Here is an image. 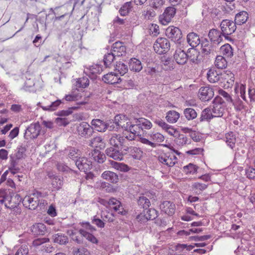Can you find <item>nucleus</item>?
I'll return each instance as SVG.
<instances>
[{"mask_svg": "<svg viewBox=\"0 0 255 255\" xmlns=\"http://www.w3.org/2000/svg\"><path fill=\"white\" fill-rule=\"evenodd\" d=\"M143 212V215L141 214L137 216L136 219L139 221H141L143 217L145 219L148 220L155 219L158 216V211L153 208H147L146 210H144Z\"/></svg>", "mask_w": 255, "mask_h": 255, "instance_id": "nucleus-19", "label": "nucleus"}, {"mask_svg": "<svg viewBox=\"0 0 255 255\" xmlns=\"http://www.w3.org/2000/svg\"><path fill=\"white\" fill-rule=\"evenodd\" d=\"M128 131L132 134V135L128 136V139L129 140H134L136 135L139 137L141 136V133H142V129L139 125H138V124L136 123V120L133 123H131V127H130Z\"/></svg>", "mask_w": 255, "mask_h": 255, "instance_id": "nucleus-20", "label": "nucleus"}, {"mask_svg": "<svg viewBox=\"0 0 255 255\" xmlns=\"http://www.w3.org/2000/svg\"><path fill=\"white\" fill-rule=\"evenodd\" d=\"M128 65L129 69L134 72H139L142 68L141 62L134 58L130 59Z\"/></svg>", "mask_w": 255, "mask_h": 255, "instance_id": "nucleus-31", "label": "nucleus"}, {"mask_svg": "<svg viewBox=\"0 0 255 255\" xmlns=\"http://www.w3.org/2000/svg\"><path fill=\"white\" fill-rule=\"evenodd\" d=\"M57 168L59 171L62 172L72 173L74 172L72 169L63 163H57Z\"/></svg>", "mask_w": 255, "mask_h": 255, "instance_id": "nucleus-54", "label": "nucleus"}, {"mask_svg": "<svg viewBox=\"0 0 255 255\" xmlns=\"http://www.w3.org/2000/svg\"><path fill=\"white\" fill-rule=\"evenodd\" d=\"M188 56L181 49H177L174 54V59L176 63L180 65L185 64L187 61Z\"/></svg>", "mask_w": 255, "mask_h": 255, "instance_id": "nucleus-22", "label": "nucleus"}, {"mask_svg": "<svg viewBox=\"0 0 255 255\" xmlns=\"http://www.w3.org/2000/svg\"><path fill=\"white\" fill-rule=\"evenodd\" d=\"M54 242L60 245H64L68 243V237L62 234L58 233L53 236Z\"/></svg>", "mask_w": 255, "mask_h": 255, "instance_id": "nucleus-42", "label": "nucleus"}, {"mask_svg": "<svg viewBox=\"0 0 255 255\" xmlns=\"http://www.w3.org/2000/svg\"><path fill=\"white\" fill-rule=\"evenodd\" d=\"M207 78L211 83H216L218 82L220 78L222 77V74H219L215 69H211L207 73Z\"/></svg>", "mask_w": 255, "mask_h": 255, "instance_id": "nucleus-32", "label": "nucleus"}, {"mask_svg": "<svg viewBox=\"0 0 255 255\" xmlns=\"http://www.w3.org/2000/svg\"><path fill=\"white\" fill-rule=\"evenodd\" d=\"M91 124L93 129L99 132H105L108 128V124L100 119H93Z\"/></svg>", "mask_w": 255, "mask_h": 255, "instance_id": "nucleus-18", "label": "nucleus"}, {"mask_svg": "<svg viewBox=\"0 0 255 255\" xmlns=\"http://www.w3.org/2000/svg\"><path fill=\"white\" fill-rule=\"evenodd\" d=\"M126 151H130L132 157L135 159H140L142 156V151L135 147H127L124 149Z\"/></svg>", "mask_w": 255, "mask_h": 255, "instance_id": "nucleus-34", "label": "nucleus"}, {"mask_svg": "<svg viewBox=\"0 0 255 255\" xmlns=\"http://www.w3.org/2000/svg\"><path fill=\"white\" fill-rule=\"evenodd\" d=\"M106 153L108 156L115 160H121L123 158V154L119 150L112 147L108 148L106 150Z\"/></svg>", "mask_w": 255, "mask_h": 255, "instance_id": "nucleus-27", "label": "nucleus"}, {"mask_svg": "<svg viewBox=\"0 0 255 255\" xmlns=\"http://www.w3.org/2000/svg\"><path fill=\"white\" fill-rule=\"evenodd\" d=\"M114 121V123L117 125V128L121 127L125 130L128 131L131 127V122L124 115L116 116Z\"/></svg>", "mask_w": 255, "mask_h": 255, "instance_id": "nucleus-10", "label": "nucleus"}, {"mask_svg": "<svg viewBox=\"0 0 255 255\" xmlns=\"http://www.w3.org/2000/svg\"><path fill=\"white\" fill-rule=\"evenodd\" d=\"M111 164L113 167L121 171L126 172L129 169V167L127 165L123 163L112 161L111 162Z\"/></svg>", "mask_w": 255, "mask_h": 255, "instance_id": "nucleus-48", "label": "nucleus"}, {"mask_svg": "<svg viewBox=\"0 0 255 255\" xmlns=\"http://www.w3.org/2000/svg\"><path fill=\"white\" fill-rule=\"evenodd\" d=\"M90 71L93 74H100L103 71V67L101 65L95 64L90 67Z\"/></svg>", "mask_w": 255, "mask_h": 255, "instance_id": "nucleus-57", "label": "nucleus"}, {"mask_svg": "<svg viewBox=\"0 0 255 255\" xmlns=\"http://www.w3.org/2000/svg\"><path fill=\"white\" fill-rule=\"evenodd\" d=\"M221 52L227 57H231L233 55V49L229 44H226L220 48Z\"/></svg>", "mask_w": 255, "mask_h": 255, "instance_id": "nucleus-46", "label": "nucleus"}, {"mask_svg": "<svg viewBox=\"0 0 255 255\" xmlns=\"http://www.w3.org/2000/svg\"><path fill=\"white\" fill-rule=\"evenodd\" d=\"M161 211L169 216L173 215L175 211V204L169 201H163L160 205Z\"/></svg>", "mask_w": 255, "mask_h": 255, "instance_id": "nucleus-17", "label": "nucleus"}, {"mask_svg": "<svg viewBox=\"0 0 255 255\" xmlns=\"http://www.w3.org/2000/svg\"><path fill=\"white\" fill-rule=\"evenodd\" d=\"M214 117L212 112H211L210 109L207 108L202 111L199 119L200 122H203L211 120Z\"/></svg>", "mask_w": 255, "mask_h": 255, "instance_id": "nucleus-40", "label": "nucleus"}, {"mask_svg": "<svg viewBox=\"0 0 255 255\" xmlns=\"http://www.w3.org/2000/svg\"><path fill=\"white\" fill-rule=\"evenodd\" d=\"M16 197H12L7 194L4 190H0V203L4 204L6 208L10 209L17 207L18 203L16 201Z\"/></svg>", "mask_w": 255, "mask_h": 255, "instance_id": "nucleus-1", "label": "nucleus"}, {"mask_svg": "<svg viewBox=\"0 0 255 255\" xmlns=\"http://www.w3.org/2000/svg\"><path fill=\"white\" fill-rule=\"evenodd\" d=\"M248 18V13L245 11H242L236 15L235 22L236 24L241 25L245 23Z\"/></svg>", "mask_w": 255, "mask_h": 255, "instance_id": "nucleus-33", "label": "nucleus"}, {"mask_svg": "<svg viewBox=\"0 0 255 255\" xmlns=\"http://www.w3.org/2000/svg\"><path fill=\"white\" fill-rule=\"evenodd\" d=\"M188 43L192 47H196L200 43L198 35L194 32L189 33L187 36Z\"/></svg>", "mask_w": 255, "mask_h": 255, "instance_id": "nucleus-26", "label": "nucleus"}, {"mask_svg": "<svg viewBox=\"0 0 255 255\" xmlns=\"http://www.w3.org/2000/svg\"><path fill=\"white\" fill-rule=\"evenodd\" d=\"M175 13L176 9L174 7L171 6L167 7L160 17L161 23L163 25L167 24L171 21Z\"/></svg>", "mask_w": 255, "mask_h": 255, "instance_id": "nucleus-13", "label": "nucleus"}, {"mask_svg": "<svg viewBox=\"0 0 255 255\" xmlns=\"http://www.w3.org/2000/svg\"><path fill=\"white\" fill-rule=\"evenodd\" d=\"M39 199L37 194L34 193L29 196H25L23 200V205L27 208L34 210L39 204Z\"/></svg>", "mask_w": 255, "mask_h": 255, "instance_id": "nucleus-8", "label": "nucleus"}, {"mask_svg": "<svg viewBox=\"0 0 255 255\" xmlns=\"http://www.w3.org/2000/svg\"><path fill=\"white\" fill-rule=\"evenodd\" d=\"M55 122L59 126L65 127L69 124V120L65 118H57L55 120Z\"/></svg>", "mask_w": 255, "mask_h": 255, "instance_id": "nucleus-63", "label": "nucleus"}, {"mask_svg": "<svg viewBox=\"0 0 255 255\" xmlns=\"http://www.w3.org/2000/svg\"><path fill=\"white\" fill-rule=\"evenodd\" d=\"M126 47L123 42L117 41L112 47V52L116 56H122L126 53Z\"/></svg>", "mask_w": 255, "mask_h": 255, "instance_id": "nucleus-16", "label": "nucleus"}, {"mask_svg": "<svg viewBox=\"0 0 255 255\" xmlns=\"http://www.w3.org/2000/svg\"><path fill=\"white\" fill-rule=\"evenodd\" d=\"M180 114L175 111H170L167 113L166 119L170 123H175L179 119Z\"/></svg>", "mask_w": 255, "mask_h": 255, "instance_id": "nucleus-37", "label": "nucleus"}, {"mask_svg": "<svg viewBox=\"0 0 255 255\" xmlns=\"http://www.w3.org/2000/svg\"><path fill=\"white\" fill-rule=\"evenodd\" d=\"M176 143L179 146H183L190 143V139L188 138L184 134H179L176 139Z\"/></svg>", "mask_w": 255, "mask_h": 255, "instance_id": "nucleus-52", "label": "nucleus"}, {"mask_svg": "<svg viewBox=\"0 0 255 255\" xmlns=\"http://www.w3.org/2000/svg\"><path fill=\"white\" fill-rule=\"evenodd\" d=\"M132 7L131 1H128L125 3L119 10V13L122 16L127 15L131 11Z\"/></svg>", "mask_w": 255, "mask_h": 255, "instance_id": "nucleus-38", "label": "nucleus"}, {"mask_svg": "<svg viewBox=\"0 0 255 255\" xmlns=\"http://www.w3.org/2000/svg\"><path fill=\"white\" fill-rule=\"evenodd\" d=\"M215 65L219 69H223L227 67V62L225 57L219 55L217 56L216 58Z\"/></svg>", "mask_w": 255, "mask_h": 255, "instance_id": "nucleus-44", "label": "nucleus"}, {"mask_svg": "<svg viewBox=\"0 0 255 255\" xmlns=\"http://www.w3.org/2000/svg\"><path fill=\"white\" fill-rule=\"evenodd\" d=\"M73 254L74 255H90L89 251L85 248H75L73 249Z\"/></svg>", "mask_w": 255, "mask_h": 255, "instance_id": "nucleus-55", "label": "nucleus"}, {"mask_svg": "<svg viewBox=\"0 0 255 255\" xmlns=\"http://www.w3.org/2000/svg\"><path fill=\"white\" fill-rule=\"evenodd\" d=\"M102 79L105 83L114 84L119 83L120 78L117 75V73L111 72L105 75Z\"/></svg>", "mask_w": 255, "mask_h": 255, "instance_id": "nucleus-29", "label": "nucleus"}, {"mask_svg": "<svg viewBox=\"0 0 255 255\" xmlns=\"http://www.w3.org/2000/svg\"><path fill=\"white\" fill-rule=\"evenodd\" d=\"M138 204L144 210H146L149 207L150 202L146 197L141 196L140 197L138 200Z\"/></svg>", "mask_w": 255, "mask_h": 255, "instance_id": "nucleus-50", "label": "nucleus"}, {"mask_svg": "<svg viewBox=\"0 0 255 255\" xmlns=\"http://www.w3.org/2000/svg\"><path fill=\"white\" fill-rule=\"evenodd\" d=\"M170 43L165 38H158L153 45L156 53L162 54L169 49Z\"/></svg>", "mask_w": 255, "mask_h": 255, "instance_id": "nucleus-6", "label": "nucleus"}, {"mask_svg": "<svg viewBox=\"0 0 255 255\" xmlns=\"http://www.w3.org/2000/svg\"><path fill=\"white\" fill-rule=\"evenodd\" d=\"M136 123L138 124V125L140 127L143 131V129H149L152 127L151 123L148 120L144 118H139L136 119Z\"/></svg>", "mask_w": 255, "mask_h": 255, "instance_id": "nucleus-39", "label": "nucleus"}, {"mask_svg": "<svg viewBox=\"0 0 255 255\" xmlns=\"http://www.w3.org/2000/svg\"><path fill=\"white\" fill-rule=\"evenodd\" d=\"M77 131L79 135L89 138L94 132L93 128L87 122H82L77 127Z\"/></svg>", "mask_w": 255, "mask_h": 255, "instance_id": "nucleus-7", "label": "nucleus"}, {"mask_svg": "<svg viewBox=\"0 0 255 255\" xmlns=\"http://www.w3.org/2000/svg\"><path fill=\"white\" fill-rule=\"evenodd\" d=\"M198 167L191 163L189 164L188 165L184 167V169L185 172L190 174H194L197 171Z\"/></svg>", "mask_w": 255, "mask_h": 255, "instance_id": "nucleus-58", "label": "nucleus"}, {"mask_svg": "<svg viewBox=\"0 0 255 255\" xmlns=\"http://www.w3.org/2000/svg\"><path fill=\"white\" fill-rule=\"evenodd\" d=\"M212 113L214 117H221L225 111L224 101L221 97H216L213 102Z\"/></svg>", "mask_w": 255, "mask_h": 255, "instance_id": "nucleus-3", "label": "nucleus"}, {"mask_svg": "<svg viewBox=\"0 0 255 255\" xmlns=\"http://www.w3.org/2000/svg\"><path fill=\"white\" fill-rule=\"evenodd\" d=\"M246 174L249 179L255 178V168L249 167L246 169Z\"/></svg>", "mask_w": 255, "mask_h": 255, "instance_id": "nucleus-64", "label": "nucleus"}, {"mask_svg": "<svg viewBox=\"0 0 255 255\" xmlns=\"http://www.w3.org/2000/svg\"><path fill=\"white\" fill-rule=\"evenodd\" d=\"M82 98V96L79 94H69V95H66L64 99L68 102H72V101H77L80 99H81Z\"/></svg>", "mask_w": 255, "mask_h": 255, "instance_id": "nucleus-56", "label": "nucleus"}, {"mask_svg": "<svg viewBox=\"0 0 255 255\" xmlns=\"http://www.w3.org/2000/svg\"><path fill=\"white\" fill-rule=\"evenodd\" d=\"M62 103L61 100H57L51 103L50 105L47 106L41 105V103H38V106L41 107L43 110L47 111H54L56 110L60 105Z\"/></svg>", "mask_w": 255, "mask_h": 255, "instance_id": "nucleus-36", "label": "nucleus"}, {"mask_svg": "<svg viewBox=\"0 0 255 255\" xmlns=\"http://www.w3.org/2000/svg\"><path fill=\"white\" fill-rule=\"evenodd\" d=\"M128 141H129L128 136L124 137L121 134L117 133L112 134L109 140L111 145L116 147H119L120 146L125 148H127L128 147L127 145H128L127 143Z\"/></svg>", "mask_w": 255, "mask_h": 255, "instance_id": "nucleus-4", "label": "nucleus"}, {"mask_svg": "<svg viewBox=\"0 0 255 255\" xmlns=\"http://www.w3.org/2000/svg\"><path fill=\"white\" fill-rule=\"evenodd\" d=\"M165 35L171 40L177 43H181L182 33L181 30L178 27L170 26L166 29Z\"/></svg>", "mask_w": 255, "mask_h": 255, "instance_id": "nucleus-5", "label": "nucleus"}, {"mask_svg": "<svg viewBox=\"0 0 255 255\" xmlns=\"http://www.w3.org/2000/svg\"><path fill=\"white\" fill-rule=\"evenodd\" d=\"M222 77L227 80V82L230 85H233L234 83L235 78L234 74L230 71H226L223 74Z\"/></svg>", "mask_w": 255, "mask_h": 255, "instance_id": "nucleus-51", "label": "nucleus"}, {"mask_svg": "<svg viewBox=\"0 0 255 255\" xmlns=\"http://www.w3.org/2000/svg\"><path fill=\"white\" fill-rule=\"evenodd\" d=\"M115 70L121 75H124L128 72V68L123 62L119 61L117 62Z\"/></svg>", "mask_w": 255, "mask_h": 255, "instance_id": "nucleus-41", "label": "nucleus"}, {"mask_svg": "<svg viewBox=\"0 0 255 255\" xmlns=\"http://www.w3.org/2000/svg\"><path fill=\"white\" fill-rule=\"evenodd\" d=\"M158 159L160 163L167 167H172L177 162V157L173 153L161 154Z\"/></svg>", "mask_w": 255, "mask_h": 255, "instance_id": "nucleus-9", "label": "nucleus"}, {"mask_svg": "<svg viewBox=\"0 0 255 255\" xmlns=\"http://www.w3.org/2000/svg\"><path fill=\"white\" fill-rule=\"evenodd\" d=\"M116 56L112 52L105 55L104 62L106 67H109L111 65Z\"/></svg>", "mask_w": 255, "mask_h": 255, "instance_id": "nucleus-49", "label": "nucleus"}, {"mask_svg": "<svg viewBox=\"0 0 255 255\" xmlns=\"http://www.w3.org/2000/svg\"><path fill=\"white\" fill-rule=\"evenodd\" d=\"M30 231L35 236L43 235L46 232V229L44 224L37 223L31 227Z\"/></svg>", "mask_w": 255, "mask_h": 255, "instance_id": "nucleus-24", "label": "nucleus"}, {"mask_svg": "<svg viewBox=\"0 0 255 255\" xmlns=\"http://www.w3.org/2000/svg\"><path fill=\"white\" fill-rule=\"evenodd\" d=\"M108 203L109 204V205L113 206V208L114 211L118 212V214L121 215L126 214V211L123 207L121 202L118 200L112 198L110 199L109 201L108 202Z\"/></svg>", "mask_w": 255, "mask_h": 255, "instance_id": "nucleus-23", "label": "nucleus"}, {"mask_svg": "<svg viewBox=\"0 0 255 255\" xmlns=\"http://www.w3.org/2000/svg\"><path fill=\"white\" fill-rule=\"evenodd\" d=\"M40 127L39 124H31L26 129L24 136L27 138H36L39 134Z\"/></svg>", "mask_w": 255, "mask_h": 255, "instance_id": "nucleus-14", "label": "nucleus"}, {"mask_svg": "<svg viewBox=\"0 0 255 255\" xmlns=\"http://www.w3.org/2000/svg\"><path fill=\"white\" fill-rule=\"evenodd\" d=\"M89 145L92 147H99L100 149L105 147L103 139L101 136H96L92 138L89 143Z\"/></svg>", "mask_w": 255, "mask_h": 255, "instance_id": "nucleus-35", "label": "nucleus"}, {"mask_svg": "<svg viewBox=\"0 0 255 255\" xmlns=\"http://www.w3.org/2000/svg\"><path fill=\"white\" fill-rule=\"evenodd\" d=\"M102 177L113 183H116L119 181L118 175L116 173L110 171H104L102 174Z\"/></svg>", "mask_w": 255, "mask_h": 255, "instance_id": "nucleus-28", "label": "nucleus"}, {"mask_svg": "<svg viewBox=\"0 0 255 255\" xmlns=\"http://www.w3.org/2000/svg\"><path fill=\"white\" fill-rule=\"evenodd\" d=\"M79 233L82 236L91 243L94 244H97L98 243V240L96 238L84 229H80Z\"/></svg>", "mask_w": 255, "mask_h": 255, "instance_id": "nucleus-45", "label": "nucleus"}, {"mask_svg": "<svg viewBox=\"0 0 255 255\" xmlns=\"http://www.w3.org/2000/svg\"><path fill=\"white\" fill-rule=\"evenodd\" d=\"M236 93H240L241 97L244 100H246V87L245 85L241 84L238 86V87H236Z\"/></svg>", "mask_w": 255, "mask_h": 255, "instance_id": "nucleus-60", "label": "nucleus"}, {"mask_svg": "<svg viewBox=\"0 0 255 255\" xmlns=\"http://www.w3.org/2000/svg\"><path fill=\"white\" fill-rule=\"evenodd\" d=\"M193 187L194 190L195 191H196V192H197L198 190L200 191H202L203 190H204L207 187V185H206L205 184L197 182V183H195L193 185Z\"/></svg>", "mask_w": 255, "mask_h": 255, "instance_id": "nucleus-62", "label": "nucleus"}, {"mask_svg": "<svg viewBox=\"0 0 255 255\" xmlns=\"http://www.w3.org/2000/svg\"><path fill=\"white\" fill-rule=\"evenodd\" d=\"M80 151L78 149L72 148L69 151L68 156L70 158L76 160V158L79 157V156L80 155Z\"/></svg>", "mask_w": 255, "mask_h": 255, "instance_id": "nucleus-59", "label": "nucleus"}, {"mask_svg": "<svg viewBox=\"0 0 255 255\" xmlns=\"http://www.w3.org/2000/svg\"><path fill=\"white\" fill-rule=\"evenodd\" d=\"M184 115L188 120H191L195 119L197 114L195 110L192 108H186L184 111Z\"/></svg>", "mask_w": 255, "mask_h": 255, "instance_id": "nucleus-47", "label": "nucleus"}, {"mask_svg": "<svg viewBox=\"0 0 255 255\" xmlns=\"http://www.w3.org/2000/svg\"><path fill=\"white\" fill-rule=\"evenodd\" d=\"M222 33L216 29H211L208 33V37L211 42L216 45L220 44L223 40Z\"/></svg>", "mask_w": 255, "mask_h": 255, "instance_id": "nucleus-15", "label": "nucleus"}, {"mask_svg": "<svg viewBox=\"0 0 255 255\" xmlns=\"http://www.w3.org/2000/svg\"><path fill=\"white\" fill-rule=\"evenodd\" d=\"M89 84V80L86 77L79 78L77 82L76 86L79 88H85Z\"/></svg>", "mask_w": 255, "mask_h": 255, "instance_id": "nucleus-53", "label": "nucleus"}, {"mask_svg": "<svg viewBox=\"0 0 255 255\" xmlns=\"http://www.w3.org/2000/svg\"><path fill=\"white\" fill-rule=\"evenodd\" d=\"M222 33L226 39L229 38V35L233 34L236 30L237 26L235 22L228 19H224L220 24Z\"/></svg>", "mask_w": 255, "mask_h": 255, "instance_id": "nucleus-2", "label": "nucleus"}, {"mask_svg": "<svg viewBox=\"0 0 255 255\" xmlns=\"http://www.w3.org/2000/svg\"><path fill=\"white\" fill-rule=\"evenodd\" d=\"M75 164L80 170L84 172H88L92 167V161L86 157H79L76 160Z\"/></svg>", "mask_w": 255, "mask_h": 255, "instance_id": "nucleus-12", "label": "nucleus"}, {"mask_svg": "<svg viewBox=\"0 0 255 255\" xmlns=\"http://www.w3.org/2000/svg\"><path fill=\"white\" fill-rule=\"evenodd\" d=\"M151 137L153 141L157 142H161L164 140V136L158 132L151 134Z\"/></svg>", "mask_w": 255, "mask_h": 255, "instance_id": "nucleus-61", "label": "nucleus"}, {"mask_svg": "<svg viewBox=\"0 0 255 255\" xmlns=\"http://www.w3.org/2000/svg\"><path fill=\"white\" fill-rule=\"evenodd\" d=\"M202 52L205 55H208L216 51V45L207 39H205L201 43Z\"/></svg>", "mask_w": 255, "mask_h": 255, "instance_id": "nucleus-21", "label": "nucleus"}, {"mask_svg": "<svg viewBox=\"0 0 255 255\" xmlns=\"http://www.w3.org/2000/svg\"><path fill=\"white\" fill-rule=\"evenodd\" d=\"M213 89L208 86L202 87L198 92V97L202 101H208L214 96Z\"/></svg>", "mask_w": 255, "mask_h": 255, "instance_id": "nucleus-11", "label": "nucleus"}, {"mask_svg": "<svg viewBox=\"0 0 255 255\" xmlns=\"http://www.w3.org/2000/svg\"><path fill=\"white\" fill-rule=\"evenodd\" d=\"M90 158L98 163H102L105 161L106 156L98 149H94L89 153Z\"/></svg>", "mask_w": 255, "mask_h": 255, "instance_id": "nucleus-25", "label": "nucleus"}, {"mask_svg": "<svg viewBox=\"0 0 255 255\" xmlns=\"http://www.w3.org/2000/svg\"><path fill=\"white\" fill-rule=\"evenodd\" d=\"M225 141L230 148L232 149L234 148L236 142V138L233 132L226 134Z\"/></svg>", "mask_w": 255, "mask_h": 255, "instance_id": "nucleus-43", "label": "nucleus"}, {"mask_svg": "<svg viewBox=\"0 0 255 255\" xmlns=\"http://www.w3.org/2000/svg\"><path fill=\"white\" fill-rule=\"evenodd\" d=\"M194 248V246L192 245L187 246L186 244H178L173 247L174 251H175V253H174V255L176 254H181V253L185 254L186 253V251H190Z\"/></svg>", "mask_w": 255, "mask_h": 255, "instance_id": "nucleus-30", "label": "nucleus"}]
</instances>
